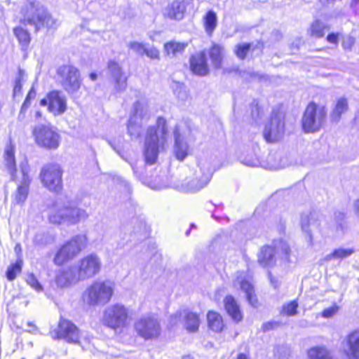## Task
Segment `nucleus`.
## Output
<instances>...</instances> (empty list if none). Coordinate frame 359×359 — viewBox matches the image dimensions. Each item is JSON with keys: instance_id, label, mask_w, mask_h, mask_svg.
Masks as SVG:
<instances>
[{"instance_id": "5", "label": "nucleus", "mask_w": 359, "mask_h": 359, "mask_svg": "<svg viewBox=\"0 0 359 359\" xmlns=\"http://www.w3.org/2000/svg\"><path fill=\"white\" fill-rule=\"evenodd\" d=\"M129 310L123 304L116 303L107 306L103 311L102 323L114 330L121 332L128 325Z\"/></svg>"}, {"instance_id": "64", "label": "nucleus", "mask_w": 359, "mask_h": 359, "mask_svg": "<svg viewBox=\"0 0 359 359\" xmlns=\"http://www.w3.org/2000/svg\"><path fill=\"white\" fill-rule=\"evenodd\" d=\"M182 359H193V358L189 355H186V356H184Z\"/></svg>"}, {"instance_id": "18", "label": "nucleus", "mask_w": 359, "mask_h": 359, "mask_svg": "<svg viewBox=\"0 0 359 359\" xmlns=\"http://www.w3.org/2000/svg\"><path fill=\"white\" fill-rule=\"evenodd\" d=\"M285 133L283 116L280 113L273 114L270 121L265 126L263 132L267 142H275L280 140Z\"/></svg>"}, {"instance_id": "48", "label": "nucleus", "mask_w": 359, "mask_h": 359, "mask_svg": "<svg viewBox=\"0 0 359 359\" xmlns=\"http://www.w3.org/2000/svg\"><path fill=\"white\" fill-rule=\"evenodd\" d=\"M130 164L132 167L135 176L138 179H141L144 175V172L143 170L142 169V162H130Z\"/></svg>"}, {"instance_id": "51", "label": "nucleus", "mask_w": 359, "mask_h": 359, "mask_svg": "<svg viewBox=\"0 0 359 359\" xmlns=\"http://www.w3.org/2000/svg\"><path fill=\"white\" fill-rule=\"evenodd\" d=\"M338 310L339 306L334 304L329 308L324 309L322 312V316L325 318H330L334 316L337 313Z\"/></svg>"}, {"instance_id": "17", "label": "nucleus", "mask_w": 359, "mask_h": 359, "mask_svg": "<svg viewBox=\"0 0 359 359\" xmlns=\"http://www.w3.org/2000/svg\"><path fill=\"white\" fill-rule=\"evenodd\" d=\"M101 267L100 258L95 254H90L79 260L77 271L81 280H83L97 274Z\"/></svg>"}, {"instance_id": "28", "label": "nucleus", "mask_w": 359, "mask_h": 359, "mask_svg": "<svg viewBox=\"0 0 359 359\" xmlns=\"http://www.w3.org/2000/svg\"><path fill=\"white\" fill-rule=\"evenodd\" d=\"M346 355L347 359H359V329L348 335Z\"/></svg>"}, {"instance_id": "1", "label": "nucleus", "mask_w": 359, "mask_h": 359, "mask_svg": "<svg viewBox=\"0 0 359 359\" xmlns=\"http://www.w3.org/2000/svg\"><path fill=\"white\" fill-rule=\"evenodd\" d=\"M88 218L87 211L69 201L58 198L48 214V220L55 224L76 225Z\"/></svg>"}, {"instance_id": "10", "label": "nucleus", "mask_w": 359, "mask_h": 359, "mask_svg": "<svg viewBox=\"0 0 359 359\" xmlns=\"http://www.w3.org/2000/svg\"><path fill=\"white\" fill-rule=\"evenodd\" d=\"M134 328L138 336L145 340L158 338L161 332L160 321L154 315H144L136 320Z\"/></svg>"}, {"instance_id": "61", "label": "nucleus", "mask_w": 359, "mask_h": 359, "mask_svg": "<svg viewBox=\"0 0 359 359\" xmlns=\"http://www.w3.org/2000/svg\"><path fill=\"white\" fill-rule=\"evenodd\" d=\"M237 359H250V358H249V357L246 354L240 353L238 355Z\"/></svg>"}, {"instance_id": "31", "label": "nucleus", "mask_w": 359, "mask_h": 359, "mask_svg": "<svg viewBox=\"0 0 359 359\" xmlns=\"http://www.w3.org/2000/svg\"><path fill=\"white\" fill-rule=\"evenodd\" d=\"M187 46V42L171 41L164 44V50L168 56L176 57L182 54Z\"/></svg>"}, {"instance_id": "8", "label": "nucleus", "mask_w": 359, "mask_h": 359, "mask_svg": "<svg viewBox=\"0 0 359 359\" xmlns=\"http://www.w3.org/2000/svg\"><path fill=\"white\" fill-rule=\"evenodd\" d=\"M290 248L283 240L275 241L272 246H264L258 255V262L263 266L272 265L276 257L287 260L290 255Z\"/></svg>"}, {"instance_id": "34", "label": "nucleus", "mask_w": 359, "mask_h": 359, "mask_svg": "<svg viewBox=\"0 0 359 359\" xmlns=\"http://www.w3.org/2000/svg\"><path fill=\"white\" fill-rule=\"evenodd\" d=\"M209 55L215 68H221L223 58V47L214 44L209 51Z\"/></svg>"}, {"instance_id": "30", "label": "nucleus", "mask_w": 359, "mask_h": 359, "mask_svg": "<svg viewBox=\"0 0 359 359\" xmlns=\"http://www.w3.org/2000/svg\"><path fill=\"white\" fill-rule=\"evenodd\" d=\"M224 307L231 319L238 323L243 319V314L235 299L231 296H227L224 299Z\"/></svg>"}, {"instance_id": "46", "label": "nucleus", "mask_w": 359, "mask_h": 359, "mask_svg": "<svg viewBox=\"0 0 359 359\" xmlns=\"http://www.w3.org/2000/svg\"><path fill=\"white\" fill-rule=\"evenodd\" d=\"M26 281L30 287L34 289L37 292H41L43 290V287L34 276V274L30 273L27 276Z\"/></svg>"}, {"instance_id": "13", "label": "nucleus", "mask_w": 359, "mask_h": 359, "mask_svg": "<svg viewBox=\"0 0 359 359\" xmlns=\"http://www.w3.org/2000/svg\"><path fill=\"white\" fill-rule=\"evenodd\" d=\"M41 181L44 187L51 191H59L62 187V170L57 164H46L40 172Z\"/></svg>"}, {"instance_id": "52", "label": "nucleus", "mask_w": 359, "mask_h": 359, "mask_svg": "<svg viewBox=\"0 0 359 359\" xmlns=\"http://www.w3.org/2000/svg\"><path fill=\"white\" fill-rule=\"evenodd\" d=\"M354 43V38L350 36H346L343 39L342 46L346 50H351Z\"/></svg>"}, {"instance_id": "27", "label": "nucleus", "mask_w": 359, "mask_h": 359, "mask_svg": "<svg viewBox=\"0 0 359 359\" xmlns=\"http://www.w3.org/2000/svg\"><path fill=\"white\" fill-rule=\"evenodd\" d=\"M191 69L197 75L205 76L208 73L206 54L204 51L193 55L190 59Z\"/></svg>"}, {"instance_id": "45", "label": "nucleus", "mask_w": 359, "mask_h": 359, "mask_svg": "<svg viewBox=\"0 0 359 359\" xmlns=\"http://www.w3.org/2000/svg\"><path fill=\"white\" fill-rule=\"evenodd\" d=\"M250 48V43H241L236 46L235 53L241 60L244 59Z\"/></svg>"}, {"instance_id": "11", "label": "nucleus", "mask_w": 359, "mask_h": 359, "mask_svg": "<svg viewBox=\"0 0 359 359\" xmlns=\"http://www.w3.org/2000/svg\"><path fill=\"white\" fill-rule=\"evenodd\" d=\"M36 144L47 149H55L60 145V137L57 129L50 125H39L33 130Z\"/></svg>"}, {"instance_id": "4", "label": "nucleus", "mask_w": 359, "mask_h": 359, "mask_svg": "<svg viewBox=\"0 0 359 359\" xmlns=\"http://www.w3.org/2000/svg\"><path fill=\"white\" fill-rule=\"evenodd\" d=\"M114 289L115 284L112 281L96 280L86 288L81 299L86 305L90 306H104L110 302Z\"/></svg>"}, {"instance_id": "15", "label": "nucleus", "mask_w": 359, "mask_h": 359, "mask_svg": "<svg viewBox=\"0 0 359 359\" xmlns=\"http://www.w3.org/2000/svg\"><path fill=\"white\" fill-rule=\"evenodd\" d=\"M53 339H64L68 343L76 344L79 342L81 332L71 321L61 318L57 328L50 332Z\"/></svg>"}, {"instance_id": "37", "label": "nucleus", "mask_w": 359, "mask_h": 359, "mask_svg": "<svg viewBox=\"0 0 359 359\" xmlns=\"http://www.w3.org/2000/svg\"><path fill=\"white\" fill-rule=\"evenodd\" d=\"M354 252V250L351 248H338L335 249L332 253L325 257V261H330L333 259H344L351 256Z\"/></svg>"}, {"instance_id": "14", "label": "nucleus", "mask_w": 359, "mask_h": 359, "mask_svg": "<svg viewBox=\"0 0 359 359\" xmlns=\"http://www.w3.org/2000/svg\"><path fill=\"white\" fill-rule=\"evenodd\" d=\"M326 116L323 108H318L314 103H310L302 118V127L306 133H314L322 126Z\"/></svg>"}, {"instance_id": "24", "label": "nucleus", "mask_w": 359, "mask_h": 359, "mask_svg": "<svg viewBox=\"0 0 359 359\" xmlns=\"http://www.w3.org/2000/svg\"><path fill=\"white\" fill-rule=\"evenodd\" d=\"M108 70L114 83V90L116 92L125 90L127 87L128 78L123 72L119 65L114 61H110L108 64Z\"/></svg>"}, {"instance_id": "20", "label": "nucleus", "mask_w": 359, "mask_h": 359, "mask_svg": "<svg viewBox=\"0 0 359 359\" xmlns=\"http://www.w3.org/2000/svg\"><path fill=\"white\" fill-rule=\"evenodd\" d=\"M234 286H239L246 295V298L252 306H256L257 299L255 295L252 276L245 272H238L234 281Z\"/></svg>"}, {"instance_id": "19", "label": "nucleus", "mask_w": 359, "mask_h": 359, "mask_svg": "<svg viewBox=\"0 0 359 359\" xmlns=\"http://www.w3.org/2000/svg\"><path fill=\"white\" fill-rule=\"evenodd\" d=\"M81 280L75 266H67L58 270L55 277V283L58 287H69Z\"/></svg>"}, {"instance_id": "32", "label": "nucleus", "mask_w": 359, "mask_h": 359, "mask_svg": "<svg viewBox=\"0 0 359 359\" xmlns=\"http://www.w3.org/2000/svg\"><path fill=\"white\" fill-rule=\"evenodd\" d=\"M217 16L215 11H209L203 18V27L208 36H211L217 27Z\"/></svg>"}, {"instance_id": "40", "label": "nucleus", "mask_w": 359, "mask_h": 359, "mask_svg": "<svg viewBox=\"0 0 359 359\" xmlns=\"http://www.w3.org/2000/svg\"><path fill=\"white\" fill-rule=\"evenodd\" d=\"M299 304L296 300L284 304L280 309V315L283 316H294L297 313Z\"/></svg>"}, {"instance_id": "60", "label": "nucleus", "mask_w": 359, "mask_h": 359, "mask_svg": "<svg viewBox=\"0 0 359 359\" xmlns=\"http://www.w3.org/2000/svg\"><path fill=\"white\" fill-rule=\"evenodd\" d=\"M177 97L182 100H184L187 98V95L184 90H180V92L177 93Z\"/></svg>"}, {"instance_id": "53", "label": "nucleus", "mask_w": 359, "mask_h": 359, "mask_svg": "<svg viewBox=\"0 0 359 359\" xmlns=\"http://www.w3.org/2000/svg\"><path fill=\"white\" fill-rule=\"evenodd\" d=\"M280 323L277 321H269L262 325V330L264 332L275 329L279 326Z\"/></svg>"}, {"instance_id": "26", "label": "nucleus", "mask_w": 359, "mask_h": 359, "mask_svg": "<svg viewBox=\"0 0 359 359\" xmlns=\"http://www.w3.org/2000/svg\"><path fill=\"white\" fill-rule=\"evenodd\" d=\"M4 165L7 172L10 174L11 179L16 180L18 179V171L15 157V145L11 141H9L4 149Z\"/></svg>"}, {"instance_id": "43", "label": "nucleus", "mask_w": 359, "mask_h": 359, "mask_svg": "<svg viewBox=\"0 0 359 359\" xmlns=\"http://www.w3.org/2000/svg\"><path fill=\"white\" fill-rule=\"evenodd\" d=\"M36 92L34 89V86H33L31 89L29 90L26 98H25V100L24 101L22 107H21V109H20V116L24 113H25V111H27V109L29 107V106L31 105V101L32 100H34L35 97H36Z\"/></svg>"}, {"instance_id": "57", "label": "nucleus", "mask_w": 359, "mask_h": 359, "mask_svg": "<svg viewBox=\"0 0 359 359\" xmlns=\"http://www.w3.org/2000/svg\"><path fill=\"white\" fill-rule=\"evenodd\" d=\"M287 164L285 162L280 161L279 163H273L271 165V168L272 169H280L285 168Z\"/></svg>"}, {"instance_id": "23", "label": "nucleus", "mask_w": 359, "mask_h": 359, "mask_svg": "<svg viewBox=\"0 0 359 359\" xmlns=\"http://www.w3.org/2000/svg\"><path fill=\"white\" fill-rule=\"evenodd\" d=\"M189 0H173L164 8L163 14L165 18L181 20L184 18Z\"/></svg>"}, {"instance_id": "42", "label": "nucleus", "mask_w": 359, "mask_h": 359, "mask_svg": "<svg viewBox=\"0 0 359 359\" xmlns=\"http://www.w3.org/2000/svg\"><path fill=\"white\" fill-rule=\"evenodd\" d=\"M22 261H17L15 264H11L7 269L6 277L8 280H13L16 278L18 273L21 271Z\"/></svg>"}, {"instance_id": "39", "label": "nucleus", "mask_w": 359, "mask_h": 359, "mask_svg": "<svg viewBox=\"0 0 359 359\" xmlns=\"http://www.w3.org/2000/svg\"><path fill=\"white\" fill-rule=\"evenodd\" d=\"M15 36L22 47H27L30 41V35L28 32L22 27H18L13 29Z\"/></svg>"}, {"instance_id": "16", "label": "nucleus", "mask_w": 359, "mask_h": 359, "mask_svg": "<svg viewBox=\"0 0 359 359\" xmlns=\"http://www.w3.org/2000/svg\"><path fill=\"white\" fill-rule=\"evenodd\" d=\"M40 105L47 106L48 111L53 116H60L67 110V98L62 92L53 90L40 101Z\"/></svg>"}, {"instance_id": "9", "label": "nucleus", "mask_w": 359, "mask_h": 359, "mask_svg": "<svg viewBox=\"0 0 359 359\" xmlns=\"http://www.w3.org/2000/svg\"><path fill=\"white\" fill-rule=\"evenodd\" d=\"M149 119V111L145 102L137 101L133 108L128 120V133L133 139L138 138L142 133V126Z\"/></svg>"}, {"instance_id": "54", "label": "nucleus", "mask_w": 359, "mask_h": 359, "mask_svg": "<svg viewBox=\"0 0 359 359\" xmlns=\"http://www.w3.org/2000/svg\"><path fill=\"white\" fill-rule=\"evenodd\" d=\"M327 40L331 43L337 44L338 43V34L332 33L328 34Z\"/></svg>"}, {"instance_id": "44", "label": "nucleus", "mask_w": 359, "mask_h": 359, "mask_svg": "<svg viewBox=\"0 0 359 359\" xmlns=\"http://www.w3.org/2000/svg\"><path fill=\"white\" fill-rule=\"evenodd\" d=\"M128 48L135 52L139 55H144L146 50V44L137 41L130 42L128 45Z\"/></svg>"}, {"instance_id": "36", "label": "nucleus", "mask_w": 359, "mask_h": 359, "mask_svg": "<svg viewBox=\"0 0 359 359\" xmlns=\"http://www.w3.org/2000/svg\"><path fill=\"white\" fill-rule=\"evenodd\" d=\"M27 76L24 70L19 69L14 81L13 96L21 95L22 87L26 82Z\"/></svg>"}, {"instance_id": "22", "label": "nucleus", "mask_w": 359, "mask_h": 359, "mask_svg": "<svg viewBox=\"0 0 359 359\" xmlns=\"http://www.w3.org/2000/svg\"><path fill=\"white\" fill-rule=\"evenodd\" d=\"M185 126L179 124L175 126L174 130V154L179 161H183L188 155L189 146L185 142Z\"/></svg>"}, {"instance_id": "33", "label": "nucleus", "mask_w": 359, "mask_h": 359, "mask_svg": "<svg viewBox=\"0 0 359 359\" xmlns=\"http://www.w3.org/2000/svg\"><path fill=\"white\" fill-rule=\"evenodd\" d=\"M208 324L210 330L215 332H220L224 328L222 316L217 312L209 311L207 315Z\"/></svg>"}, {"instance_id": "63", "label": "nucleus", "mask_w": 359, "mask_h": 359, "mask_svg": "<svg viewBox=\"0 0 359 359\" xmlns=\"http://www.w3.org/2000/svg\"><path fill=\"white\" fill-rule=\"evenodd\" d=\"M90 79L92 81H95L97 79V74L95 73H91L90 74Z\"/></svg>"}, {"instance_id": "7", "label": "nucleus", "mask_w": 359, "mask_h": 359, "mask_svg": "<svg viewBox=\"0 0 359 359\" xmlns=\"http://www.w3.org/2000/svg\"><path fill=\"white\" fill-rule=\"evenodd\" d=\"M86 236H74L58 250L53 259L54 263L60 266L74 259L86 247Z\"/></svg>"}, {"instance_id": "56", "label": "nucleus", "mask_w": 359, "mask_h": 359, "mask_svg": "<svg viewBox=\"0 0 359 359\" xmlns=\"http://www.w3.org/2000/svg\"><path fill=\"white\" fill-rule=\"evenodd\" d=\"M351 8L355 13L359 12V0H351Z\"/></svg>"}, {"instance_id": "12", "label": "nucleus", "mask_w": 359, "mask_h": 359, "mask_svg": "<svg viewBox=\"0 0 359 359\" xmlns=\"http://www.w3.org/2000/svg\"><path fill=\"white\" fill-rule=\"evenodd\" d=\"M60 83L69 94L76 93L81 85V79L78 69L72 65H65L60 67L57 71Z\"/></svg>"}, {"instance_id": "59", "label": "nucleus", "mask_w": 359, "mask_h": 359, "mask_svg": "<svg viewBox=\"0 0 359 359\" xmlns=\"http://www.w3.org/2000/svg\"><path fill=\"white\" fill-rule=\"evenodd\" d=\"M353 207L355 214L359 217V198L354 201Z\"/></svg>"}, {"instance_id": "3", "label": "nucleus", "mask_w": 359, "mask_h": 359, "mask_svg": "<svg viewBox=\"0 0 359 359\" xmlns=\"http://www.w3.org/2000/svg\"><path fill=\"white\" fill-rule=\"evenodd\" d=\"M21 13L24 23L33 26L36 32L42 28L55 29L58 25L57 20L38 1L27 0L22 6Z\"/></svg>"}, {"instance_id": "41", "label": "nucleus", "mask_w": 359, "mask_h": 359, "mask_svg": "<svg viewBox=\"0 0 359 359\" xmlns=\"http://www.w3.org/2000/svg\"><path fill=\"white\" fill-rule=\"evenodd\" d=\"M327 26L321 21L316 20L311 25V35L316 38H321L324 36Z\"/></svg>"}, {"instance_id": "58", "label": "nucleus", "mask_w": 359, "mask_h": 359, "mask_svg": "<svg viewBox=\"0 0 359 359\" xmlns=\"http://www.w3.org/2000/svg\"><path fill=\"white\" fill-rule=\"evenodd\" d=\"M244 163L248 166L255 167V166H257L259 163L257 159H253L251 161H245Z\"/></svg>"}, {"instance_id": "55", "label": "nucleus", "mask_w": 359, "mask_h": 359, "mask_svg": "<svg viewBox=\"0 0 359 359\" xmlns=\"http://www.w3.org/2000/svg\"><path fill=\"white\" fill-rule=\"evenodd\" d=\"M269 278L270 279V282H271V285L275 289L278 288L280 286L279 280L277 278H276L273 276H272V275L271 273L269 274Z\"/></svg>"}, {"instance_id": "21", "label": "nucleus", "mask_w": 359, "mask_h": 359, "mask_svg": "<svg viewBox=\"0 0 359 359\" xmlns=\"http://www.w3.org/2000/svg\"><path fill=\"white\" fill-rule=\"evenodd\" d=\"M29 168L27 162L20 164V174L22 180L15 194L14 201L16 203H23L27 199L29 193V186L31 178L29 175Z\"/></svg>"}, {"instance_id": "49", "label": "nucleus", "mask_w": 359, "mask_h": 359, "mask_svg": "<svg viewBox=\"0 0 359 359\" xmlns=\"http://www.w3.org/2000/svg\"><path fill=\"white\" fill-rule=\"evenodd\" d=\"M344 214L341 212H336L334 213V220L336 221L337 231H342L344 229Z\"/></svg>"}, {"instance_id": "6", "label": "nucleus", "mask_w": 359, "mask_h": 359, "mask_svg": "<svg viewBox=\"0 0 359 359\" xmlns=\"http://www.w3.org/2000/svg\"><path fill=\"white\" fill-rule=\"evenodd\" d=\"M198 170H196L194 177H187L177 188L185 192H196L205 187L212 177V170L207 161H201L198 164Z\"/></svg>"}, {"instance_id": "47", "label": "nucleus", "mask_w": 359, "mask_h": 359, "mask_svg": "<svg viewBox=\"0 0 359 359\" xmlns=\"http://www.w3.org/2000/svg\"><path fill=\"white\" fill-rule=\"evenodd\" d=\"M182 313H184V310H180V311H177L175 314L172 315L170 317L169 324L171 327L176 326L181 322H183Z\"/></svg>"}, {"instance_id": "35", "label": "nucleus", "mask_w": 359, "mask_h": 359, "mask_svg": "<svg viewBox=\"0 0 359 359\" xmlns=\"http://www.w3.org/2000/svg\"><path fill=\"white\" fill-rule=\"evenodd\" d=\"M308 359H333L330 352L322 346L311 348L307 352Z\"/></svg>"}, {"instance_id": "2", "label": "nucleus", "mask_w": 359, "mask_h": 359, "mask_svg": "<svg viewBox=\"0 0 359 359\" xmlns=\"http://www.w3.org/2000/svg\"><path fill=\"white\" fill-rule=\"evenodd\" d=\"M166 135V121L162 117H158L156 126L149 127L147 132L144 149L146 164L153 165L156 163L160 149H163L164 147Z\"/></svg>"}, {"instance_id": "62", "label": "nucleus", "mask_w": 359, "mask_h": 359, "mask_svg": "<svg viewBox=\"0 0 359 359\" xmlns=\"http://www.w3.org/2000/svg\"><path fill=\"white\" fill-rule=\"evenodd\" d=\"M21 245L20 244H17L15 247V252L16 253H20L21 252Z\"/></svg>"}, {"instance_id": "50", "label": "nucleus", "mask_w": 359, "mask_h": 359, "mask_svg": "<svg viewBox=\"0 0 359 359\" xmlns=\"http://www.w3.org/2000/svg\"><path fill=\"white\" fill-rule=\"evenodd\" d=\"M144 55L152 60H159L160 58V53L158 50L154 46L149 48L147 47Z\"/></svg>"}, {"instance_id": "25", "label": "nucleus", "mask_w": 359, "mask_h": 359, "mask_svg": "<svg viewBox=\"0 0 359 359\" xmlns=\"http://www.w3.org/2000/svg\"><path fill=\"white\" fill-rule=\"evenodd\" d=\"M320 217L316 213H310L309 215H303L301 217V226L302 231L308 235V242L310 245H313V231L320 229Z\"/></svg>"}, {"instance_id": "29", "label": "nucleus", "mask_w": 359, "mask_h": 359, "mask_svg": "<svg viewBox=\"0 0 359 359\" xmlns=\"http://www.w3.org/2000/svg\"><path fill=\"white\" fill-rule=\"evenodd\" d=\"M182 320L184 328L189 332H195L198 330L200 318L197 313L189 310L184 309Z\"/></svg>"}, {"instance_id": "38", "label": "nucleus", "mask_w": 359, "mask_h": 359, "mask_svg": "<svg viewBox=\"0 0 359 359\" xmlns=\"http://www.w3.org/2000/svg\"><path fill=\"white\" fill-rule=\"evenodd\" d=\"M348 109V103L346 99L340 98L337 100V104L332 111V120L337 121L339 120L341 115Z\"/></svg>"}]
</instances>
